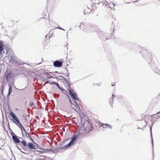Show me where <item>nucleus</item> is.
<instances>
[{
  "label": "nucleus",
  "mask_w": 160,
  "mask_h": 160,
  "mask_svg": "<svg viewBox=\"0 0 160 160\" xmlns=\"http://www.w3.org/2000/svg\"><path fill=\"white\" fill-rule=\"evenodd\" d=\"M92 129V124L88 121H86L83 124H81L79 130V136L82 135L83 136L85 135L88 134Z\"/></svg>",
  "instance_id": "f257e3e1"
},
{
  "label": "nucleus",
  "mask_w": 160,
  "mask_h": 160,
  "mask_svg": "<svg viewBox=\"0 0 160 160\" xmlns=\"http://www.w3.org/2000/svg\"><path fill=\"white\" fill-rule=\"evenodd\" d=\"M9 115L14 120L13 122L17 125H18V126L21 127V129H22V128L25 131L24 128L22 126L21 123L20 122L18 117L16 116L14 113L13 112H10L9 113Z\"/></svg>",
  "instance_id": "f03ea898"
},
{
  "label": "nucleus",
  "mask_w": 160,
  "mask_h": 160,
  "mask_svg": "<svg viewBox=\"0 0 160 160\" xmlns=\"http://www.w3.org/2000/svg\"><path fill=\"white\" fill-rule=\"evenodd\" d=\"M79 131H78L76 133V135H74L71 138L72 140L70 142L68 143L67 145L65 146L64 147H63L62 148H64L66 147H69L73 145L74 143V141L77 138H79L82 137L83 136L82 135L79 136Z\"/></svg>",
  "instance_id": "7ed1b4c3"
},
{
  "label": "nucleus",
  "mask_w": 160,
  "mask_h": 160,
  "mask_svg": "<svg viewBox=\"0 0 160 160\" xmlns=\"http://www.w3.org/2000/svg\"><path fill=\"white\" fill-rule=\"evenodd\" d=\"M103 5H104L105 9L107 10L110 11L112 9H114L115 5L113 3L108 4H104Z\"/></svg>",
  "instance_id": "20e7f679"
},
{
  "label": "nucleus",
  "mask_w": 160,
  "mask_h": 160,
  "mask_svg": "<svg viewBox=\"0 0 160 160\" xmlns=\"http://www.w3.org/2000/svg\"><path fill=\"white\" fill-rule=\"evenodd\" d=\"M69 102L71 104V106L75 111H76L78 109H79V106L77 102L75 101H73V102L71 101L69 99Z\"/></svg>",
  "instance_id": "39448f33"
},
{
  "label": "nucleus",
  "mask_w": 160,
  "mask_h": 160,
  "mask_svg": "<svg viewBox=\"0 0 160 160\" xmlns=\"http://www.w3.org/2000/svg\"><path fill=\"white\" fill-rule=\"evenodd\" d=\"M144 53L146 54V56H143V57H146V58H147L148 59L152 60L153 58V55L152 53L147 51H145Z\"/></svg>",
  "instance_id": "423d86ee"
},
{
  "label": "nucleus",
  "mask_w": 160,
  "mask_h": 160,
  "mask_svg": "<svg viewBox=\"0 0 160 160\" xmlns=\"http://www.w3.org/2000/svg\"><path fill=\"white\" fill-rule=\"evenodd\" d=\"M62 62L59 61L58 60L56 61L53 62L54 66L56 67H61L62 65Z\"/></svg>",
  "instance_id": "0eeeda50"
},
{
  "label": "nucleus",
  "mask_w": 160,
  "mask_h": 160,
  "mask_svg": "<svg viewBox=\"0 0 160 160\" xmlns=\"http://www.w3.org/2000/svg\"><path fill=\"white\" fill-rule=\"evenodd\" d=\"M69 94L72 99L74 100H78V98L76 94H73L70 90H69Z\"/></svg>",
  "instance_id": "6e6552de"
},
{
  "label": "nucleus",
  "mask_w": 160,
  "mask_h": 160,
  "mask_svg": "<svg viewBox=\"0 0 160 160\" xmlns=\"http://www.w3.org/2000/svg\"><path fill=\"white\" fill-rule=\"evenodd\" d=\"M4 45L1 42H0V55H2L4 53Z\"/></svg>",
  "instance_id": "1a4fd4ad"
},
{
  "label": "nucleus",
  "mask_w": 160,
  "mask_h": 160,
  "mask_svg": "<svg viewBox=\"0 0 160 160\" xmlns=\"http://www.w3.org/2000/svg\"><path fill=\"white\" fill-rule=\"evenodd\" d=\"M28 146L31 149H35V146L31 142H29L28 144Z\"/></svg>",
  "instance_id": "9d476101"
},
{
  "label": "nucleus",
  "mask_w": 160,
  "mask_h": 160,
  "mask_svg": "<svg viewBox=\"0 0 160 160\" xmlns=\"http://www.w3.org/2000/svg\"><path fill=\"white\" fill-rule=\"evenodd\" d=\"M94 2L95 4H98L101 3H105V0H94Z\"/></svg>",
  "instance_id": "9b49d317"
},
{
  "label": "nucleus",
  "mask_w": 160,
  "mask_h": 160,
  "mask_svg": "<svg viewBox=\"0 0 160 160\" xmlns=\"http://www.w3.org/2000/svg\"><path fill=\"white\" fill-rule=\"evenodd\" d=\"M12 138L15 143H19L20 140L18 138V137L17 136H13Z\"/></svg>",
  "instance_id": "f8f14e48"
},
{
  "label": "nucleus",
  "mask_w": 160,
  "mask_h": 160,
  "mask_svg": "<svg viewBox=\"0 0 160 160\" xmlns=\"http://www.w3.org/2000/svg\"><path fill=\"white\" fill-rule=\"evenodd\" d=\"M12 76V75L11 73H8L6 76V79L7 80H8Z\"/></svg>",
  "instance_id": "ddd939ff"
},
{
  "label": "nucleus",
  "mask_w": 160,
  "mask_h": 160,
  "mask_svg": "<svg viewBox=\"0 0 160 160\" xmlns=\"http://www.w3.org/2000/svg\"><path fill=\"white\" fill-rule=\"evenodd\" d=\"M12 87H11V86H10L9 87V91H8V96L10 95L11 94V93L12 92Z\"/></svg>",
  "instance_id": "4468645a"
},
{
  "label": "nucleus",
  "mask_w": 160,
  "mask_h": 160,
  "mask_svg": "<svg viewBox=\"0 0 160 160\" xmlns=\"http://www.w3.org/2000/svg\"><path fill=\"white\" fill-rule=\"evenodd\" d=\"M4 145L3 140L2 139H0V147H2Z\"/></svg>",
  "instance_id": "2eb2a0df"
},
{
  "label": "nucleus",
  "mask_w": 160,
  "mask_h": 160,
  "mask_svg": "<svg viewBox=\"0 0 160 160\" xmlns=\"http://www.w3.org/2000/svg\"><path fill=\"white\" fill-rule=\"evenodd\" d=\"M21 143L25 147L27 146V145L26 143V142L24 140H23L22 141H21Z\"/></svg>",
  "instance_id": "dca6fc26"
},
{
  "label": "nucleus",
  "mask_w": 160,
  "mask_h": 160,
  "mask_svg": "<svg viewBox=\"0 0 160 160\" xmlns=\"http://www.w3.org/2000/svg\"><path fill=\"white\" fill-rule=\"evenodd\" d=\"M35 160H46L44 158H36Z\"/></svg>",
  "instance_id": "f3484780"
},
{
  "label": "nucleus",
  "mask_w": 160,
  "mask_h": 160,
  "mask_svg": "<svg viewBox=\"0 0 160 160\" xmlns=\"http://www.w3.org/2000/svg\"><path fill=\"white\" fill-rule=\"evenodd\" d=\"M11 135L12 137L13 136H16V135L15 134L12 132V133H11Z\"/></svg>",
  "instance_id": "a211bd4d"
},
{
  "label": "nucleus",
  "mask_w": 160,
  "mask_h": 160,
  "mask_svg": "<svg viewBox=\"0 0 160 160\" xmlns=\"http://www.w3.org/2000/svg\"><path fill=\"white\" fill-rule=\"evenodd\" d=\"M53 84L56 85L57 86H58L59 84L56 82H54Z\"/></svg>",
  "instance_id": "6ab92c4d"
},
{
  "label": "nucleus",
  "mask_w": 160,
  "mask_h": 160,
  "mask_svg": "<svg viewBox=\"0 0 160 160\" xmlns=\"http://www.w3.org/2000/svg\"><path fill=\"white\" fill-rule=\"evenodd\" d=\"M30 105L31 106H32L33 105V102H30Z\"/></svg>",
  "instance_id": "aec40b11"
},
{
  "label": "nucleus",
  "mask_w": 160,
  "mask_h": 160,
  "mask_svg": "<svg viewBox=\"0 0 160 160\" xmlns=\"http://www.w3.org/2000/svg\"><path fill=\"white\" fill-rule=\"evenodd\" d=\"M115 84V82H112V86H114Z\"/></svg>",
  "instance_id": "412c9836"
},
{
  "label": "nucleus",
  "mask_w": 160,
  "mask_h": 160,
  "mask_svg": "<svg viewBox=\"0 0 160 160\" xmlns=\"http://www.w3.org/2000/svg\"><path fill=\"white\" fill-rule=\"evenodd\" d=\"M145 117L146 118H148L149 117V116L148 115H145Z\"/></svg>",
  "instance_id": "4be33fe9"
},
{
  "label": "nucleus",
  "mask_w": 160,
  "mask_h": 160,
  "mask_svg": "<svg viewBox=\"0 0 160 160\" xmlns=\"http://www.w3.org/2000/svg\"><path fill=\"white\" fill-rule=\"evenodd\" d=\"M118 99H119L120 100H121L122 99V98L121 97H120L119 98H118Z\"/></svg>",
  "instance_id": "5701e85b"
},
{
  "label": "nucleus",
  "mask_w": 160,
  "mask_h": 160,
  "mask_svg": "<svg viewBox=\"0 0 160 160\" xmlns=\"http://www.w3.org/2000/svg\"><path fill=\"white\" fill-rule=\"evenodd\" d=\"M28 136L29 138L31 140H32V138H31V137L29 136V135L28 134Z\"/></svg>",
  "instance_id": "b1692460"
},
{
  "label": "nucleus",
  "mask_w": 160,
  "mask_h": 160,
  "mask_svg": "<svg viewBox=\"0 0 160 160\" xmlns=\"http://www.w3.org/2000/svg\"><path fill=\"white\" fill-rule=\"evenodd\" d=\"M116 96H114L112 94V99H113L114 98V97H116Z\"/></svg>",
  "instance_id": "393cba45"
},
{
  "label": "nucleus",
  "mask_w": 160,
  "mask_h": 160,
  "mask_svg": "<svg viewBox=\"0 0 160 160\" xmlns=\"http://www.w3.org/2000/svg\"><path fill=\"white\" fill-rule=\"evenodd\" d=\"M47 150L51 151V149H47Z\"/></svg>",
  "instance_id": "a878e982"
},
{
  "label": "nucleus",
  "mask_w": 160,
  "mask_h": 160,
  "mask_svg": "<svg viewBox=\"0 0 160 160\" xmlns=\"http://www.w3.org/2000/svg\"><path fill=\"white\" fill-rule=\"evenodd\" d=\"M145 122H147V121H146V120H145Z\"/></svg>",
  "instance_id": "bb28decb"
},
{
  "label": "nucleus",
  "mask_w": 160,
  "mask_h": 160,
  "mask_svg": "<svg viewBox=\"0 0 160 160\" xmlns=\"http://www.w3.org/2000/svg\"><path fill=\"white\" fill-rule=\"evenodd\" d=\"M137 2V1H135V2Z\"/></svg>",
  "instance_id": "cd10ccee"
}]
</instances>
